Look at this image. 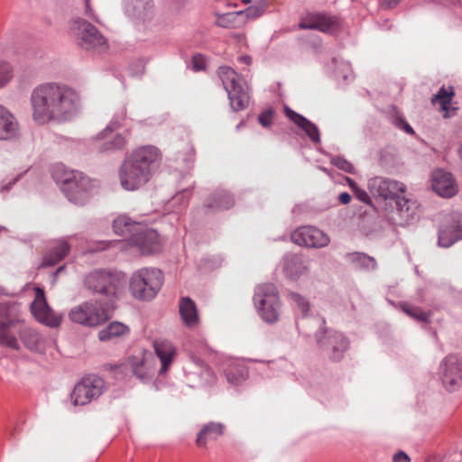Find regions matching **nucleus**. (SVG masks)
<instances>
[{"label":"nucleus","mask_w":462,"mask_h":462,"mask_svg":"<svg viewBox=\"0 0 462 462\" xmlns=\"http://www.w3.org/2000/svg\"><path fill=\"white\" fill-rule=\"evenodd\" d=\"M291 239L298 245L310 248L326 247L330 242L325 232L312 226H300L291 233Z\"/></svg>","instance_id":"2eb2a0df"},{"label":"nucleus","mask_w":462,"mask_h":462,"mask_svg":"<svg viewBox=\"0 0 462 462\" xmlns=\"http://www.w3.org/2000/svg\"><path fill=\"white\" fill-rule=\"evenodd\" d=\"M401 308L408 316L415 320L427 322L430 318V312H426L419 307L403 303L401 305Z\"/></svg>","instance_id":"37998d69"},{"label":"nucleus","mask_w":462,"mask_h":462,"mask_svg":"<svg viewBox=\"0 0 462 462\" xmlns=\"http://www.w3.org/2000/svg\"><path fill=\"white\" fill-rule=\"evenodd\" d=\"M245 14L247 18H254L260 15V10L256 7H248L245 11L219 14L216 13V25L222 28H236L238 26V18Z\"/></svg>","instance_id":"bb28decb"},{"label":"nucleus","mask_w":462,"mask_h":462,"mask_svg":"<svg viewBox=\"0 0 462 462\" xmlns=\"http://www.w3.org/2000/svg\"><path fill=\"white\" fill-rule=\"evenodd\" d=\"M345 259L355 265L356 268L365 271H374L377 269V262L373 257L362 252H352L345 254Z\"/></svg>","instance_id":"72a5a7b5"},{"label":"nucleus","mask_w":462,"mask_h":462,"mask_svg":"<svg viewBox=\"0 0 462 462\" xmlns=\"http://www.w3.org/2000/svg\"><path fill=\"white\" fill-rule=\"evenodd\" d=\"M130 333L129 328L118 321L110 322L98 332V339L102 342L121 338Z\"/></svg>","instance_id":"473e14b6"},{"label":"nucleus","mask_w":462,"mask_h":462,"mask_svg":"<svg viewBox=\"0 0 462 462\" xmlns=\"http://www.w3.org/2000/svg\"><path fill=\"white\" fill-rule=\"evenodd\" d=\"M457 192L458 186L453 175L442 169L435 170V194L450 199Z\"/></svg>","instance_id":"aec40b11"},{"label":"nucleus","mask_w":462,"mask_h":462,"mask_svg":"<svg viewBox=\"0 0 462 462\" xmlns=\"http://www.w3.org/2000/svg\"><path fill=\"white\" fill-rule=\"evenodd\" d=\"M245 125V122L244 121H241L237 125H236V130H239L241 127H243Z\"/></svg>","instance_id":"338daca9"},{"label":"nucleus","mask_w":462,"mask_h":462,"mask_svg":"<svg viewBox=\"0 0 462 462\" xmlns=\"http://www.w3.org/2000/svg\"><path fill=\"white\" fill-rule=\"evenodd\" d=\"M224 375L230 384L239 385L246 380L248 372L245 365L237 363H231L224 370Z\"/></svg>","instance_id":"c9c22d12"},{"label":"nucleus","mask_w":462,"mask_h":462,"mask_svg":"<svg viewBox=\"0 0 462 462\" xmlns=\"http://www.w3.org/2000/svg\"><path fill=\"white\" fill-rule=\"evenodd\" d=\"M7 312V307L5 304H0V315H4Z\"/></svg>","instance_id":"69168bd1"},{"label":"nucleus","mask_w":462,"mask_h":462,"mask_svg":"<svg viewBox=\"0 0 462 462\" xmlns=\"http://www.w3.org/2000/svg\"><path fill=\"white\" fill-rule=\"evenodd\" d=\"M187 383L192 387H207L216 383L212 369L199 357L192 356L185 367Z\"/></svg>","instance_id":"9d476101"},{"label":"nucleus","mask_w":462,"mask_h":462,"mask_svg":"<svg viewBox=\"0 0 462 462\" xmlns=\"http://www.w3.org/2000/svg\"><path fill=\"white\" fill-rule=\"evenodd\" d=\"M338 201L343 205H347L351 201V196L347 192H342L338 196Z\"/></svg>","instance_id":"bf43d9fd"},{"label":"nucleus","mask_w":462,"mask_h":462,"mask_svg":"<svg viewBox=\"0 0 462 462\" xmlns=\"http://www.w3.org/2000/svg\"><path fill=\"white\" fill-rule=\"evenodd\" d=\"M184 196H185V191L181 192L180 194H177L174 199H179L180 197H184Z\"/></svg>","instance_id":"774afa93"},{"label":"nucleus","mask_w":462,"mask_h":462,"mask_svg":"<svg viewBox=\"0 0 462 462\" xmlns=\"http://www.w3.org/2000/svg\"><path fill=\"white\" fill-rule=\"evenodd\" d=\"M338 25L339 21L337 16H332L325 13H311L300 23V28L331 32Z\"/></svg>","instance_id":"a211bd4d"},{"label":"nucleus","mask_w":462,"mask_h":462,"mask_svg":"<svg viewBox=\"0 0 462 462\" xmlns=\"http://www.w3.org/2000/svg\"><path fill=\"white\" fill-rule=\"evenodd\" d=\"M392 123L394 126L404 131L405 133H407L409 134H414L412 127L405 121V119L402 117V116H401L399 114H395L393 116Z\"/></svg>","instance_id":"3c124183"},{"label":"nucleus","mask_w":462,"mask_h":462,"mask_svg":"<svg viewBox=\"0 0 462 462\" xmlns=\"http://www.w3.org/2000/svg\"><path fill=\"white\" fill-rule=\"evenodd\" d=\"M455 96L453 87L446 88L444 86L439 88L435 94V103L438 102L440 106V111L444 113L445 118L452 116L457 110V106L451 105V100Z\"/></svg>","instance_id":"2f4dec72"},{"label":"nucleus","mask_w":462,"mask_h":462,"mask_svg":"<svg viewBox=\"0 0 462 462\" xmlns=\"http://www.w3.org/2000/svg\"><path fill=\"white\" fill-rule=\"evenodd\" d=\"M289 300H291L298 310L301 312L302 317H307L310 310L309 300L297 292L291 291L288 294Z\"/></svg>","instance_id":"c03bdc74"},{"label":"nucleus","mask_w":462,"mask_h":462,"mask_svg":"<svg viewBox=\"0 0 462 462\" xmlns=\"http://www.w3.org/2000/svg\"><path fill=\"white\" fill-rule=\"evenodd\" d=\"M225 425L221 422L209 421L204 424L197 434L196 445L207 448L208 441L217 440L224 435Z\"/></svg>","instance_id":"a878e982"},{"label":"nucleus","mask_w":462,"mask_h":462,"mask_svg":"<svg viewBox=\"0 0 462 462\" xmlns=\"http://www.w3.org/2000/svg\"><path fill=\"white\" fill-rule=\"evenodd\" d=\"M235 199L232 194L226 190H217L207 198L204 208L207 213H215L232 208Z\"/></svg>","instance_id":"5701e85b"},{"label":"nucleus","mask_w":462,"mask_h":462,"mask_svg":"<svg viewBox=\"0 0 462 462\" xmlns=\"http://www.w3.org/2000/svg\"><path fill=\"white\" fill-rule=\"evenodd\" d=\"M354 195L361 202L365 203L367 205L372 204V199L365 189L359 188L358 189L355 190Z\"/></svg>","instance_id":"6e6d98bb"},{"label":"nucleus","mask_w":462,"mask_h":462,"mask_svg":"<svg viewBox=\"0 0 462 462\" xmlns=\"http://www.w3.org/2000/svg\"><path fill=\"white\" fill-rule=\"evenodd\" d=\"M12 68L9 63L0 61V88L4 87L12 79Z\"/></svg>","instance_id":"8fccbe9b"},{"label":"nucleus","mask_w":462,"mask_h":462,"mask_svg":"<svg viewBox=\"0 0 462 462\" xmlns=\"http://www.w3.org/2000/svg\"><path fill=\"white\" fill-rule=\"evenodd\" d=\"M254 301L260 317L267 323L278 321L281 301L277 288L273 283H265L256 287Z\"/></svg>","instance_id":"39448f33"},{"label":"nucleus","mask_w":462,"mask_h":462,"mask_svg":"<svg viewBox=\"0 0 462 462\" xmlns=\"http://www.w3.org/2000/svg\"><path fill=\"white\" fill-rule=\"evenodd\" d=\"M64 270H65V265H61V266L58 267V268L56 269L55 273H53V274H54V279H56V278H57V276H58L60 273H62Z\"/></svg>","instance_id":"0e129e2a"},{"label":"nucleus","mask_w":462,"mask_h":462,"mask_svg":"<svg viewBox=\"0 0 462 462\" xmlns=\"http://www.w3.org/2000/svg\"><path fill=\"white\" fill-rule=\"evenodd\" d=\"M330 162H331V164H333L337 168H338L346 172H348V173L354 172L353 164L343 157L334 156L331 158Z\"/></svg>","instance_id":"de8ad7c7"},{"label":"nucleus","mask_w":462,"mask_h":462,"mask_svg":"<svg viewBox=\"0 0 462 462\" xmlns=\"http://www.w3.org/2000/svg\"><path fill=\"white\" fill-rule=\"evenodd\" d=\"M400 2L401 0H383V6L388 9H392L395 7Z\"/></svg>","instance_id":"052dcab7"},{"label":"nucleus","mask_w":462,"mask_h":462,"mask_svg":"<svg viewBox=\"0 0 462 462\" xmlns=\"http://www.w3.org/2000/svg\"><path fill=\"white\" fill-rule=\"evenodd\" d=\"M69 319L86 327H97L109 319L104 305L97 300H88L75 306L69 312Z\"/></svg>","instance_id":"0eeeda50"},{"label":"nucleus","mask_w":462,"mask_h":462,"mask_svg":"<svg viewBox=\"0 0 462 462\" xmlns=\"http://www.w3.org/2000/svg\"><path fill=\"white\" fill-rule=\"evenodd\" d=\"M20 337L28 349L32 351L38 350L40 345V336L35 330L28 328H23Z\"/></svg>","instance_id":"a19ab883"},{"label":"nucleus","mask_w":462,"mask_h":462,"mask_svg":"<svg viewBox=\"0 0 462 462\" xmlns=\"http://www.w3.org/2000/svg\"><path fill=\"white\" fill-rule=\"evenodd\" d=\"M34 318L42 324L50 328H58L62 320V315L55 313L47 303L43 289H35V299L31 304Z\"/></svg>","instance_id":"4468645a"},{"label":"nucleus","mask_w":462,"mask_h":462,"mask_svg":"<svg viewBox=\"0 0 462 462\" xmlns=\"http://www.w3.org/2000/svg\"><path fill=\"white\" fill-rule=\"evenodd\" d=\"M12 68L9 63L0 61V88L4 87L12 79Z\"/></svg>","instance_id":"09e8293b"},{"label":"nucleus","mask_w":462,"mask_h":462,"mask_svg":"<svg viewBox=\"0 0 462 462\" xmlns=\"http://www.w3.org/2000/svg\"><path fill=\"white\" fill-rule=\"evenodd\" d=\"M94 185L90 179L80 171H72L62 180L61 190L68 199L83 205L88 199Z\"/></svg>","instance_id":"6e6552de"},{"label":"nucleus","mask_w":462,"mask_h":462,"mask_svg":"<svg viewBox=\"0 0 462 462\" xmlns=\"http://www.w3.org/2000/svg\"><path fill=\"white\" fill-rule=\"evenodd\" d=\"M439 377L444 389L448 393H455L462 387V370L457 366L455 369L439 366Z\"/></svg>","instance_id":"b1692460"},{"label":"nucleus","mask_w":462,"mask_h":462,"mask_svg":"<svg viewBox=\"0 0 462 462\" xmlns=\"http://www.w3.org/2000/svg\"><path fill=\"white\" fill-rule=\"evenodd\" d=\"M402 194L403 193H397V195L392 199L389 204L396 209L401 217H406L408 219L411 216L409 214L411 209V201L407 199Z\"/></svg>","instance_id":"58836bf2"},{"label":"nucleus","mask_w":462,"mask_h":462,"mask_svg":"<svg viewBox=\"0 0 462 462\" xmlns=\"http://www.w3.org/2000/svg\"><path fill=\"white\" fill-rule=\"evenodd\" d=\"M367 188L376 199L384 202H390L397 193H404L406 189L402 182L381 176L371 178Z\"/></svg>","instance_id":"f8f14e48"},{"label":"nucleus","mask_w":462,"mask_h":462,"mask_svg":"<svg viewBox=\"0 0 462 462\" xmlns=\"http://www.w3.org/2000/svg\"><path fill=\"white\" fill-rule=\"evenodd\" d=\"M126 118V108L122 107L118 111L114 118L110 121L108 125L100 133L101 138H106L109 134H112L115 130L122 126V121Z\"/></svg>","instance_id":"79ce46f5"},{"label":"nucleus","mask_w":462,"mask_h":462,"mask_svg":"<svg viewBox=\"0 0 462 462\" xmlns=\"http://www.w3.org/2000/svg\"><path fill=\"white\" fill-rule=\"evenodd\" d=\"M163 283V274L156 268H142L133 273L129 290L132 296L141 300H152Z\"/></svg>","instance_id":"7ed1b4c3"},{"label":"nucleus","mask_w":462,"mask_h":462,"mask_svg":"<svg viewBox=\"0 0 462 462\" xmlns=\"http://www.w3.org/2000/svg\"><path fill=\"white\" fill-rule=\"evenodd\" d=\"M462 239V226L455 215L447 217L439 230L438 245L440 247H449Z\"/></svg>","instance_id":"f3484780"},{"label":"nucleus","mask_w":462,"mask_h":462,"mask_svg":"<svg viewBox=\"0 0 462 462\" xmlns=\"http://www.w3.org/2000/svg\"><path fill=\"white\" fill-rule=\"evenodd\" d=\"M283 273L291 280H297L305 270L303 261L300 255L288 254L283 258Z\"/></svg>","instance_id":"f704fd0d"},{"label":"nucleus","mask_w":462,"mask_h":462,"mask_svg":"<svg viewBox=\"0 0 462 462\" xmlns=\"http://www.w3.org/2000/svg\"><path fill=\"white\" fill-rule=\"evenodd\" d=\"M347 182H348L349 187L352 189L353 192H355V190L359 189V187L357 186V184L356 183L355 180L347 178Z\"/></svg>","instance_id":"e2e57ef3"},{"label":"nucleus","mask_w":462,"mask_h":462,"mask_svg":"<svg viewBox=\"0 0 462 462\" xmlns=\"http://www.w3.org/2000/svg\"><path fill=\"white\" fill-rule=\"evenodd\" d=\"M411 457L409 455L402 451L399 450L393 456V462H411Z\"/></svg>","instance_id":"4d7b16f0"},{"label":"nucleus","mask_w":462,"mask_h":462,"mask_svg":"<svg viewBox=\"0 0 462 462\" xmlns=\"http://www.w3.org/2000/svg\"><path fill=\"white\" fill-rule=\"evenodd\" d=\"M112 226L116 235L129 236V239L142 228L141 223L132 220L126 215H120L115 218Z\"/></svg>","instance_id":"7c9ffc66"},{"label":"nucleus","mask_w":462,"mask_h":462,"mask_svg":"<svg viewBox=\"0 0 462 462\" xmlns=\"http://www.w3.org/2000/svg\"><path fill=\"white\" fill-rule=\"evenodd\" d=\"M316 342L320 350L327 353L332 361H340L348 349L349 342L341 333L322 328L315 333Z\"/></svg>","instance_id":"1a4fd4ad"},{"label":"nucleus","mask_w":462,"mask_h":462,"mask_svg":"<svg viewBox=\"0 0 462 462\" xmlns=\"http://www.w3.org/2000/svg\"><path fill=\"white\" fill-rule=\"evenodd\" d=\"M69 33L83 50L102 53L108 49V43L104 35L83 18H77L70 22Z\"/></svg>","instance_id":"20e7f679"},{"label":"nucleus","mask_w":462,"mask_h":462,"mask_svg":"<svg viewBox=\"0 0 462 462\" xmlns=\"http://www.w3.org/2000/svg\"><path fill=\"white\" fill-rule=\"evenodd\" d=\"M121 277L118 273L106 270H95L84 278V287L93 294L107 298L116 296L120 285Z\"/></svg>","instance_id":"423d86ee"},{"label":"nucleus","mask_w":462,"mask_h":462,"mask_svg":"<svg viewBox=\"0 0 462 462\" xmlns=\"http://www.w3.org/2000/svg\"><path fill=\"white\" fill-rule=\"evenodd\" d=\"M125 14L138 21H145L153 14L152 0H124Z\"/></svg>","instance_id":"4be33fe9"},{"label":"nucleus","mask_w":462,"mask_h":462,"mask_svg":"<svg viewBox=\"0 0 462 462\" xmlns=\"http://www.w3.org/2000/svg\"><path fill=\"white\" fill-rule=\"evenodd\" d=\"M105 382L98 376L84 377L78 383L71 393L74 405H86L98 398L104 392Z\"/></svg>","instance_id":"9b49d317"},{"label":"nucleus","mask_w":462,"mask_h":462,"mask_svg":"<svg viewBox=\"0 0 462 462\" xmlns=\"http://www.w3.org/2000/svg\"><path fill=\"white\" fill-rule=\"evenodd\" d=\"M192 68L195 71H199L205 69V59L202 55L197 54L192 57Z\"/></svg>","instance_id":"5fc2aeb1"},{"label":"nucleus","mask_w":462,"mask_h":462,"mask_svg":"<svg viewBox=\"0 0 462 462\" xmlns=\"http://www.w3.org/2000/svg\"><path fill=\"white\" fill-rule=\"evenodd\" d=\"M131 245L139 248L143 254L157 253L161 250L159 234L156 230L142 226L141 230L134 234L129 239Z\"/></svg>","instance_id":"dca6fc26"},{"label":"nucleus","mask_w":462,"mask_h":462,"mask_svg":"<svg viewBox=\"0 0 462 462\" xmlns=\"http://www.w3.org/2000/svg\"><path fill=\"white\" fill-rule=\"evenodd\" d=\"M439 365H441V367L446 366L453 369L457 366L459 370H462V357L458 355L450 354L448 355Z\"/></svg>","instance_id":"49530a36"},{"label":"nucleus","mask_w":462,"mask_h":462,"mask_svg":"<svg viewBox=\"0 0 462 462\" xmlns=\"http://www.w3.org/2000/svg\"><path fill=\"white\" fill-rule=\"evenodd\" d=\"M302 129L305 134L308 135V137L314 143H320V134L318 126L313 124L309 119H306L305 122L300 125V127Z\"/></svg>","instance_id":"a18cd8bd"},{"label":"nucleus","mask_w":462,"mask_h":462,"mask_svg":"<svg viewBox=\"0 0 462 462\" xmlns=\"http://www.w3.org/2000/svg\"><path fill=\"white\" fill-rule=\"evenodd\" d=\"M85 1V14L88 17L95 20L97 23H99V20L95 15L93 9L90 6V0H84Z\"/></svg>","instance_id":"13d9d810"},{"label":"nucleus","mask_w":462,"mask_h":462,"mask_svg":"<svg viewBox=\"0 0 462 462\" xmlns=\"http://www.w3.org/2000/svg\"><path fill=\"white\" fill-rule=\"evenodd\" d=\"M34 318L42 324L50 328H58L62 320V315L55 313L47 303L43 289H35V299L31 304Z\"/></svg>","instance_id":"ddd939ff"},{"label":"nucleus","mask_w":462,"mask_h":462,"mask_svg":"<svg viewBox=\"0 0 462 462\" xmlns=\"http://www.w3.org/2000/svg\"><path fill=\"white\" fill-rule=\"evenodd\" d=\"M273 111L272 109L262 112L258 116V121L263 127H269L273 125Z\"/></svg>","instance_id":"864d4df0"},{"label":"nucleus","mask_w":462,"mask_h":462,"mask_svg":"<svg viewBox=\"0 0 462 462\" xmlns=\"http://www.w3.org/2000/svg\"><path fill=\"white\" fill-rule=\"evenodd\" d=\"M18 134V123L14 116L0 105V140H8Z\"/></svg>","instance_id":"c756f323"},{"label":"nucleus","mask_w":462,"mask_h":462,"mask_svg":"<svg viewBox=\"0 0 462 462\" xmlns=\"http://www.w3.org/2000/svg\"><path fill=\"white\" fill-rule=\"evenodd\" d=\"M160 152L152 145H145L134 150L119 169L122 188L134 191L143 187L152 178L159 165Z\"/></svg>","instance_id":"f03ea898"},{"label":"nucleus","mask_w":462,"mask_h":462,"mask_svg":"<svg viewBox=\"0 0 462 462\" xmlns=\"http://www.w3.org/2000/svg\"><path fill=\"white\" fill-rule=\"evenodd\" d=\"M32 116L38 125L71 120L79 111L80 97L70 86L60 82H44L31 92Z\"/></svg>","instance_id":"f257e3e1"},{"label":"nucleus","mask_w":462,"mask_h":462,"mask_svg":"<svg viewBox=\"0 0 462 462\" xmlns=\"http://www.w3.org/2000/svg\"><path fill=\"white\" fill-rule=\"evenodd\" d=\"M70 250V246L65 240L58 241L43 255L42 267H50L63 260Z\"/></svg>","instance_id":"c85d7f7f"},{"label":"nucleus","mask_w":462,"mask_h":462,"mask_svg":"<svg viewBox=\"0 0 462 462\" xmlns=\"http://www.w3.org/2000/svg\"><path fill=\"white\" fill-rule=\"evenodd\" d=\"M179 312L182 322L188 328H194L199 322L195 302L189 297H182L179 302Z\"/></svg>","instance_id":"cd10ccee"},{"label":"nucleus","mask_w":462,"mask_h":462,"mask_svg":"<svg viewBox=\"0 0 462 462\" xmlns=\"http://www.w3.org/2000/svg\"><path fill=\"white\" fill-rule=\"evenodd\" d=\"M153 348L162 364L160 374H163L167 372L173 361L176 355V348L171 341L165 339L154 340Z\"/></svg>","instance_id":"393cba45"},{"label":"nucleus","mask_w":462,"mask_h":462,"mask_svg":"<svg viewBox=\"0 0 462 462\" xmlns=\"http://www.w3.org/2000/svg\"><path fill=\"white\" fill-rule=\"evenodd\" d=\"M284 113L286 116L292 121L298 127H300V125L305 122L307 119L303 116L298 114L297 112L291 109L289 106L284 107Z\"/></svg>","instance_id":"603ef678"},{"label":"nucleus","mask_w":462,"mask_h":462,"mask_svg":"<svg viewBox=\"0 0 462 462\" xmlns=\"http://www.w3.org/2000/svg\"><path fill=\"white\" fill-rule=\"evenodd\" d=\"M128 365L132 373L142 382L151 381L154 374L151 353H140L129 357Z\"/></svg>","instance_id":"6ab92c4d"},{"label":"nucleus","mask_w":462,"mask_h":462,"mask_svg":"<svg viewBox=\"0 0 462 462\" xmlns=\"http://www.w3.org/2000/svg\"><path fill=\"white\" fill-rule=\"evenodd\" d=\"M126 146V139L125 137L121 134H116L111 140L104 142L99 146V151L101 152H115V151H120L125 149Z\"/></svg>","instance_id":"ea45409f"},{"label":"nucleus","mask_w":462,"mask_h":462,"mask_svg":"<svg viewBox=\"0 0 462 462\" xmlns=\"http://www.w3.org/2000/svg\"><path fill=\"white\" fill-rule=\"evenodd\" d=\"M226 91L233 111L238 112L247 108L250 102V95L249 87L245 81L241 80Z\"/></svg>","instance_id":"412c9836"},{"label":"nucleus","mask_w":462,"mask_h":462,"mask_svg":"<svg viewBox=\"0 0 462 462\" xmlns=\"http://www.w3.org/2000/svg\"><path fill=\"white\" fill-rule=\"evenodd\" d=\"M13 325L11 319L0 320V345L6 346L13 349H18L19 345L16 337L8 332V328Z\"/></svg>","instance_id":"e433bc0d"},{"label":"nucleus","mask_w":462,"mask_h":462,"mask_svg":"<svg viewBox=\"0 0 462 462\" xmlns=\"http://www.w3.org/2000/svg\"><path fill=\"white\" fill-rule=\"evenodd\" d=\"M217 75L222 81L225 90L239 83L242 79L237 73L230 67L221 66L217 69Z\"/></svg>","instance_id":"4c0bfd02"},{"label":"nucleus","mask_w":462,"mask_h":462,"mask_svg":"<svg viewBox=\"0 0 462 462\" xmlns=\"http://www.w3.org/2000/svg\"><path fill=\"white\" fill-rule=\"evenodd\" d=\"M238 60H239L241 62H243V63H245V64H246V65H250V64H251V62H252V58H251L250 56H246V55H245V56H240V57L238 58Z\"/></svg>","instance_id":"680f3d73"}]
</instances>
